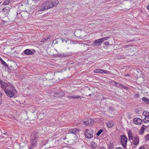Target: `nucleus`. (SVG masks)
Wrapping results in <instances>:
<instances>
[{
    "label": "nucleus",
    "mask_w": 149,
    "mask_h": 149,
    "mask_svg": "<svg viewBox=\"0 0 149 149\" xmlns=\"http://www.w3.org/2000/svg\"><path fill=\"white\" fill-rule=\"evenodd\" d=\"M116 149H123L121 147H118L116 148Z\"/></svg>",
    "instance_id": "nucleus-44"
},
{
    "label": "nucleus",
    "mask_w": 149,
    "mask_h": 149,
    "mask_svg": "<svg viewBox=\"0 0 149 149\" xmlns=\"http://www.w3.org/2000/svg\"><path fill=\"white\" fill-rule=\"evenodd\" d=\"M50 37H49V36H48L47 37H45L44 38H43L42 40L41 41V42H45L48 39L50 38Z\"/></svg>",
    "instance_id": "nucleus-26"
},
{
    "label": "nucleus",
    "mask_w": 149,
    "mask_h": 149,
    "mask_svg": "<svg viewBox=\"0 0 149 149\" xmlns=\"http://www.w3.org/2000/svg\"><path fill=\"white\" fill-rule=\"evenodd\" d=\"M1 103V101H0V103Z\"/></svg>",
    "instance_id": "nucleus-56"
},
{
    "label": "nucleus",
    "mask_w": 149,
    "mask_h": 149,
    "mask_svg": "<svg viewBox=\"0 0 149 149\" xmlns=\"http://www.w3.org/2000/svg\"><path fill=\"white\" fill-rule=\"evenodd\" d=\"M52 8L50 6V1H47L43 3L40 7V11H43L47 9Z\"/></svg>",
    "instance_id": "nucleus-2"
},
{
    "label": "nucleus",
    "mask_w": 149,
    "mask_h": 149,
    "mask_svg": "<svg viewBox=\"0 0 149 149\" xmlns=\"http://www.w3.org/2000/svg\"><path fill=\"white\" fill-rule=\"evenodd\" d=\"M133 122L135 124L139 125L141 123L142 120L139 118H136L134 119Z\"/></svg>",
    "instance_id": "nucleus-9"
},
{
    "label": "nucleus",
    "mask_w": 149,
    "mask_h": 149,
    "mask_svg": "<svg viewBox=\"0 0 149 149\" xmlns=\"http://www.w3.org/2000/svg\"><path fill=\"white\" fill-rule=\"evenodd\" d=\"M89 96H91V94H89Z\"/></svg>",
    "instance_id": "nucleus-52"
},
{
    "label": "nucleus",
    "mask_w": 149,
    "mask_h": 149,
    "mask_svg": "<svg viewBox=\"0 0 149 149\" xmlns=\"http://www.w3.org/2000/svg\"><path fill=\"white\" fill-rule=\"evenodd\" d=\"M62 42H65L66 43H67L68 41H69V40L68 39H63V38H62Z\"/></svg>",
    "instance_id": "nucleus-32"
},
{
    "label": "nucleus",
    "mask_w": 149,
    "mask_h": 149,
    "mask_svg": "<svg viewBox=\"0 0 149 149\" xmlns=\"http://www.w3.org/2000/svg\"><path fill=\"white\" fill-rule=\"evenodd\" d=\"M142 100L146 104H149V99L144 97L142 98Z\"/></svg>",
    "instance_id": "nucleus-19"
},
{
    "label": "nucleus",
    "mask_w": 149,
    "mask_h": 149,
    "mask_svg": "<svg viewBox=\"0 0 149 149\" xmlns=\"http://www.w3.org/2000/svg\"><path fill=\"white\" fill-rule=\"evenodd\" d=\"M23 52H24L25 55H33L34 54L33 52H31L30 49H25L23 53Z\"/></svg>",
    "instance_id": "nucleus-12"
},
{
    "label": "nucleus",
    "mask_w": 149,
    "mask_h": 149,
    "mask_svg": "<svg viewBox=\"0 0 149 149\" xmlns=\"http://www.w3.org/2000/svg\"><path fill=\"white\" fill-rule=\"evenodd\" d=\"M90 124H92L93 123V120H91V121L90 122H89Z\"/></svg>",
    "instance_id": "nucleus-42"
},
{
    "label": "nucleus",
    "mask_w": 149,
    "mask_h": 149,
    "mask_svg": "<svg viewBox=\"0 0 149 149\" xmlns=\"http://www.w3.org/2000/svg\"><path fill=\"white\" fill-rule=\"evenodd\" d=\"M67 97L70 98L71 99H78L79 98H81V97L79 95H68L67 96Z\"/></svg>",
    "instance_id": "nucleus-14"
},
{
    "label": "nucleus",
    "mask_w": 149,
    "mask_h": 149,
    "mask_svg": "<svg viewBox=\"0 0 149 149\" xmlns=\"http://www.w3.org/2000/svg\"><path fill=\"white\" fill-rule=\"evenodd\" d=\"M130 75L129 74H127L125 75V76H130Z\"/></svg>",
    "instance_id": "nucleus-49"
},
{
    "label": "nucleus",
    "mask_w": 149,
    "mask_h": 149,
    "mask_svg": "<svg viewBox=\"0 0 149 149\" xmlns=\"http://www.w3.org/2000/svg\"><path fill=\"white\" fill-rule=\"evenodd\" d=\"M0 61L1 63V64L5 67H8V65L2 59V58L0 57Z\"/></svg>",
    "instance_id": "nucleus-20"
},
{
    "label": "nucleus",
    "mask_w": 149,
    "mask_h": 149,
    "mask_svg": "<svg viewBox=\"0 0 149 149\" xmlns=\"http://www.w3.org/2000/svg\"><path fill=\"white\" fill-rule=\"evenodd\" d=\"M33 1H37V0H32Z\"/></svg>",
    "instance_id": "nucleus-54"
},
{
    "label": "nucleus",
    "mask_w": 149,
    "mask_h": 149,
    "mask_svg": "<svg viewBox=\"0 0 149 149\" xmlns=\"http://www.w3.org/2000/svg\"><path fill=\"white\" fill-rule=\"evenodd\" d=\"M145 141H147L148 140H149V134L146 136L145 137Z\"/></svg>",
    "instance_id": "nucleus-34"
},
{
    "label": "nucleus",
    "mask_w": 149,
    "mask_h": 149,
    "mask_svg": "<svg viewBox=\"0 0 149 149\" xmlns=\"http://www.w3.org/2000/svg\"><path fill=\"white\" fill-rule=\"evenodd\" d=\"M103 70L101 69H97L94 70L93 72L95 73H102Z\"/></svg>",
    "instance_id": "nucleus-17"
},
{
    "label": "nucleus",
    "mask_w": 149,
    "mask_h": 149,
    "mask_svg": "<svg viewBox=\"0 0 149 149\" xmlns=\"http://www.w3.org/2000/svg\"><path fill=\"white\" fill-rule=\"evenodd\" d=\"M102 98H103V99H106L107 98V97H106L103 96Z\"/></svg>",
    "instance_id": "nucleus-50"
},
{
    "label": "nucleus",
    "mask_w": 149,
    "mask_h": 149,
    "mask_svg": "<svg viewBox=\"0 0 149 149\" xmlns=\"http://www.w3.org/2000/svg\"><path fill=\"white\" fill-rule=\"evenodd\" d=\"M77 129H71L68 132L69 134L72 133L74 134H76L78 133Z\"/></svg>",
    "instance_id": "nucleus-15"
},
{
    "label": "nucleus",
    "mask_w": 149,
    "mask_h": 149,
    "mask_svg": "<svg viewBox=\"0 0 149 149\" xmlns=\"http://www.w3.org/2000/svg\"><path fill=\"white\" fill-rule=\"evenodd\" d=\"M33 136L31 139L37 140H38V139L39 137V134L38 132H34L32 134Z\"/></svg>",
    "instance_id": "nucleus-10"
},
{
    "label": "nucleus",
    "mask_w": 149,
    "mask_h": 149,
    "mask_svg": "<svg viewBox=\"0 0 149 149\" xmlns=\"http://www.w3.org/2000/svg\"><path fill=\"white\" fill-rule=\"evenodd\" d=\"M133 144L135 146L137 145L139 142V138L138 136H134L133 138Z\"/></svg>",
    "instance_id": "nucleus-11"
},
{
    "label": "nucleus",
    "mask_w": 149,
    "mask_h": 149,
    "mask_svg": "<svg viewBox=\"0 0 149 149\" xmlns=\"http://www.w3.org/2000/svg\"><path fill=\"white\" fill-rule=\"evenodd\" d=\"M143 122L145 123H147L149 121V116H145L143 120Z\"/></svg>",
    "instance_id": "nucleus-21"
},
{
    "label": "nucleus",
    "mask_w": 149,
    "mask_h": 149,
    "mask_svg": "<svg viewBox=\"0 0 149 149\" xmlns=\"http://www.w3.org/2000/svg\"><path fill=\"white\" fill-rule=\"evenodd\" d=\"M6 10H7V9H6V8H3L2 10V11L3 12H4Z\"/></svg>",
    "instance_id": "nucleus-43"
},
{
    "label": "nucleus",
    "mask_w": 149,
    "mask_h": 149,
    "mask_svg": "<svg viewBox=\"0 0 149 149\" xmlns=\"http://www.w3.org/2000/svg\"><path fill=\"white\" fill-rule=\"evenodd\" d=\"M148 127L147 126H145L144 125H143L141 127V129H143L144 130H145L146 128H147Z\"/></svg>",
    "instance_id": "nucleus-35"
},
{
    "label": "nucleus",
    "mask_w": 149,
    "mask_h": 149,
    "mask_svg": "<svg viewBox=\"0 0 149 149\" xmlns=\"http://www.w3.org/2000/svg\"><path fill=\"white\" fill-rule=\"evenodd\" d=\"M84 124L88 126L90 125L89 121H84Z\"/></svg>",
    "instance_id": "nucleus-31"
},
{
    "label": "nucleus",
    "mask_w": 149,
    "mask_h": 149,
    "mask_svg": "<svg viewBox=\"0 0 149 149\" xmlns=\"http://www.w3.org/2000/svg\"><path fill=\"white\" fill-rule=\"evenodd\" d=\"M109 149H113V144L110 143L109 145Z\"/></svg>",
    "instance_id": "nucleus-30"
},
{
    "label": "nucleus",
    "mask_w": 149,
    "mask_h": 149,
    "mask_svg": "<svg viewBox=\"0 0 149 149\" xmlns=\"http://www.w3.org/2000/svg\"><path fill=\"white\" fill-rule=\"evenodd\" d=\"M128 134L129 140H132L133 139V136L132 133L130 130H129L128 132Z\"/></svg>",
    "instance_id": "nucleus-18"
},
{
    "label": "nucleus",
    "mask_w": 149,
    "mask_h": 149,
    "mask_svg": "<svg viewBox=\"0 0 149 149\" xmlns=\"http://www.w3.org/2000/svg\"><path fill=\"white\" fill-rule=\"evenodd\" d=\"M110 38V37L109 36H107L105 37L101 38H100V40L102 41V43L104 42L105 40H108V39Z\"/></svg>",
    "instance_id": "nucleus-24"
},
{
    "label": "nucleus",
    "mask_w": 149,
    "mask_h": 149,
    "mask_svg": "<svg viewBox=\"0 0 149 149\" xmlns=\"http://www.w3.org/2000/svg\"><path fill=\"white\" fill-rule=\"evenodd\" d=\"M93 131L92 129H87L84 132L85 137L87 139H91L93 136Z\"/></svg>",
    "instance_id": "nucleus-3"
},
{
    "label": "nucleus",
    "mask_w": 149,
    "mask_h": 149,
    "mask_svg": "<svg viewBox=\"0 0 149 149\" xmlns=\"http://www.w3.org/2000/svg\"><path fill=\"white\" fill-rule=\"evenodd\" d=\"M69 148V147L67 146H65V147H63L62 149H68Z\"/></svg>",
    "instance_id": "nucleus-39"
},
{
    "label": "nucleus",
    "mask_w": 149,
    "mask_h": 149,
    "mask_svg": "<svg viewBox=\"0 0 149 149\" xmlns=\"http://www.w3.org/2000/svg\"><path fill=\"white\" fill-rule=\"evenodd\" d=\"M143 114L145 116H149V113L147 111H144L143 112Z\"/></svg>",
    "instance_id": "nucleus-25"
},
{
    "label": "nucleus",
    "mask_w": 149,
    "mask_h": 149,
    "mask_svg": "<svg viewBox=\"0 0 149 149\" xmlns=\"http://www.w3.org/2000/svg\"><path fill=\"white\" fill-rule=\"evenodd\" d=\"M120 141L122 145L125 149H127V138L125 135H120Z\"/></svg>",
    "instance_id": "nucleus-5"
},
{
    "label": "nucleus",
    "mask_w": 149,
    "mask_h": 149,
    "mask_svg": "<svg viewBox=\"0 0 149 149\" xmlns=\"http://www.w3.org/2000/svg\"><path fill=\"white\" fill-rule=\"evenodd\" d=\"M104 44L105 45H108L109 44V43L108 42H106L104 43Z\"/></svg>",
    "instance_id": "nucleus-37"
},
{
    "label": "nucleus",
    "mask_w": 149,
    "mask_h": 149,
    "mask_svg": "<svg viewBox=\"0 0 149 149\" xmlns=\"http://www.w3.org/2000/svg\"><path fill=\"white\" fill-rule=\"evenodd\" d=\"M103 130L102 129L100 130L97 133L96 135L99 136H100V134L103 132Z\"/></svg>",
    "instance_id": "nucleus-28"
},
{
    "label": "nucleus",
    "mask_w": 149,
    "mask_h": 149,
    "mask_svg": "<svg viewBox=\"0 0 149 149\" xmlns=\"http://www.w3.org/2000/svg\"><path fill=\"white\" fill-rule=\"evenodd\" d=\"M0 84L1 86V88L3 89L5 91V90L7 88V87H9V86L12 84H11L8 83L7 84L5 81H3L2 80L0 79Z\"/></svg>",
    "instance_id": "nucleus-6"
},
{
    "label": "nucleus",
    "mask_w": 149,
    "mask_h": 149,
    "mask_svg": "<svg viewBox=\"0 0 149 149\" xmlns=\"http://www.w3.org/2000/svg\"><path fill=\"white\" fill-rule=\"evenodd\" d=\"M146 8L147 9L149 10V4L148 6H147Z\"/></svg>",
    "instance_id": "nucleus-47"
},
{
    "label": "nucleus",
    "mask_w": 149,
    "mask_h": 149,
    "mask_svg": "<svg viewBox=\"0 0 149 149\" xmlns=\"http://www.w3.org/2000/svg\"><path fill=\"white\" fill-rule=\"evenodd\" d=\"M1 138H4V137L3 136H1Z\"/></svg>",
    "instance_id": "nucleus-51"
},
{
    "label": "nucleus",
    "mask_w": 149,
    "mask_h": 149,
    "mask_svg": "<svg viewBox=\"0 0 149 149\" xmlns=\"http://www.w3.org/2000/svg\"><path fill=\"white\" fill-rule=\"evenodd\" d=\"M121 88H124L125 89L127 88V87L126 86H125L124 85H122V86L121 87Z\"/></svg>",
    "instance_id": "nucleus-40"
},
{
    "label": "nucleus",
    "mask_w": 149,
    "mask_h": 149,
    "mask_svg": "<svg viewBox=\"0 0 149 149\" xmlns=\"http://www.w3.org/2000/svg\"><path fill=\"white\" fill-rule=\"evenodd\" d=\"M109 109L110 110L112 111H113L114 109L113 108L111 107H109Z\"/></svg>",
    "instance_id": "nucleus-41"
},
{
    "label": "nucleus",
    "mask_w": 149,
    "mask_h": 149,
    "mask_svg": "<svg viewBox=\"0 0 149 149\" xmlns=\"http://www.w3.org/2000/svg\"><path fill=\"white\" fill-rule=\"evenodd\" d=\"M5 90V92L8 96L10 97H12L17 93V91L15 87L13 84L9 86Z\"/></svg>",
    "instance_id": "nucleus-1"
},
{
    "label": "nucleus",
    "mask_w": 149,
    "mask_h": 149,
    "mask_svg": "<svg viewBox=\"0 0 149 149\" xmlns=\"http://www.w3.org/2000/svg\"><path fill=\"white\" fill-rule=\"evenodd\" d=\"M132 41H133V40H130V42H132Z\"/></svg>",
    "instance_id": "nucleus-55"
},
{
    "label": "nucleus",
    "mask_w": 149,
    "mask_h": 149,
    "mask_svg": "<svg viewBox=\"0 0 149 149\" xmlns=\"http://www.w3.org/2000/svg\"><path fill=\"white\" fill-rule=\"evenodd\" d=\"M38 140L35 139H31V141L30 146L33 147H35L37 145V141Z\"/></svg>",
    "instance_id": "nucleus-13"
},
{
    "label": "nucleus",
    "mask_w": 149,
    "mask_h": 149,
    "mask_svg": "<svg viewBox=\"0 0 149 149\" xmlns=\"http://www.w3.org/2000/svg\"><path fill=\"white\" fill-rule=\"evenodd\" d=\"M144 130L143 129H141V131H140V134H142L144 132Z\"/></svg>",
    "instance_id": "nucleus-38"
},
{
    "label": "nucleus",
    "mask_w": 149,
    "mask_h": 149,
    "mask_svg": "<svg viewBox=\"0 0 149 149\" xmlns=\"http://www.w3.org/2000/svg\"><path fill=\"white\" fill-rule=\"evenodd\" d=\"M50 95L57 97H61L65 95V93L63 91H58L56 92H53L51 93Z\"/></svg>",
    "instance_id": "nucleus-4"
},
{
    "label": "nucleus",
    "mask_w": 149,
    "mask_h": 149,
    "mask_svg": "<svg viewBox=\"0 0 149 149\" xmlns=\"http://www.w3.org/2000/svg\"><path fill=\"white\" fill-rule=\"evenodd\" d=\"M130 50L131 52H135L136 50V49L134 47L132 46L130 49Z\"/></svg>",
    "instance_id": "nucleus-29"
},
{
    "label": "nucleus",
    "mask_w": 149,
    "mask_h": 149,
    "mask_svg": "<svg viewBox=\"0 0 149 149\" xmlns=\"http://www.w3.org/2000/svg\"><path fill=\"white\" fill-rule=\"evenodd\" d=\"M102 73L109 74L110 73V72L106 70H103Z\"/></svg>",
    "instance_id": "nucleus-33"
},
{
    "label": "nucleus",
    "mask_w": 149,
    "mask_h": 149,
    "mask_svg": "<svg viewBox=\"0 0 149 149\" xmlns=\"http://www.w3.org/2000/svg\"><path fill=\"white\" fill-rule=\"evenodd\" d=\"M145 147H140L139 149H144Z\"/></svg>",
    "instance_id": "nucleus-48"
},
{
    "label": "nucleus",
    "mask_w": 149,
    "mask_h": 149,
    "mask_svg": "<svg viewBox=\"0 0 149 149\" xmlns=\"http://www.w3.org/2000/svg\"><path fill=\"white\" fill-rule=\"evenodd\" d=\"M139 95L138 94H136L135 95H134V97H137L139 96Z\"/></svg>",
    "instance_id": "nucleus-45"
},
{
    "label": "nucleus",
    "mask_w": 149,
    "mask_h": 149,
    "mask_svg": "<svg viewBox=\"0 0 149 149\" xmlns=\"http://www.w3.org/2000/svg\"><path fill=\"white\" fill-rule=\"evenodd\" d=\"M35 148L34 147H33L31 146H30V148L29 149H33V148Z\"/></svg>",
    "instance_id": "nucleus-46"
},
{
    "label": "nucleus",
    "mask_w": 149,
    "mask_h": 149,
    "mask_svg": "<svg viewBox=\"0 0 149 149\" xmlns=\"http://www.w3.org/2000/svg\"><path fill=\"white\" fill-rule=\"evenodd\" d=\"M3 135H6V134L5 133H3Z\"/></svg>",
    "instance_id": "nucleus-53"
},
{
    "label": "nucleus",
    "mask_w": 149,
    "mask_h": 149,
    "mask_svg": "<svg viewBox=\"0 0 149 149\" xmlns=\"http://www.w3.org/2000/svg\"><path fill=\"white\" fill-rule=\"evenodd\" d=\"M107 125L109 128H111L114 125L113 122L111 121H110L107 123Z\"/></svg>",
    "instance_id": "nucleus-16"
},
{
    "label": "nucleus",
    "mask_w": 149,
    "mask_h": 149,
    "mask_svg": "<svg viewBox=\"0 0 149 149\" xmlns=\"http://www.w3.org/2000/svg\"><path fill=\"white\" fill-rule=\"evenodd\" d=\"M60 56L61 57H65L68 56L67 55H64V53L60 54Z\"/></svg>",
    "instance_id": "nucleus-36"
},
{
    "label": "nucleus",
    "mask_w": 149,
    "mask_h": 149,
    "mask_svg": "<svg viewBox=\"0 0 149 149\" xmlns=\"http://www.w3.org/2000/svg\"><path fill=\"white\" fill-rule=\"evenodd\" d=\"M113 83V84H115L116 86L117 87L119 88H121L122 86V84H121L120 83H117L115 81H113L112 82Z\"/></svg>",
    "instance_id": "nucleus-23"
},
{
    "label": "nucleus",
    "mask_w": 149,
    "mask_h": 149,
    "mask_svg": "<svg viewBox=\"0 0 149 149\" xmlns=\"http://www.w3.org/2000/svg\"><path fill=\"white\" fill-rule=\"evenodd\" d=\"M102 42L100 39L96 40L92 44V46L93 47L95 46H99L101 45Z\"/></svg>",
    "instance_id": "nucleus-7"
},
{
    "label": "nucleus",
    "mask_w": 149,
    "mask_h": 149,
    "mask_svg": "<svg viewBox=\"0 0 149 149\" xmlns=\"http://www.w3.org/2000/svg\"><path fill=\"white\" fill-rule=\"evenodd\" d=\"M50 2L52 8L53 7L56 6L59 3V2L57 0H51Z\"/></svg>",
    "instance_id": "nucleus-8"
},
{
    "label": "nucleus",
    "mask_w": 149,
    "mask_h": 149,
    "mask_svg": "<svg viewBox=\"0 0 149 149\" xmlns=\"http://www.w3.org/2000/svg\"><path fill=\"white\" fill-rule=\"evenodd\" d=\"M90 145L93 148H96L97 147V144L93 142H92L90 143Z\"/></svg>",
    "instance_id": "nucleus-22"
},
{
    "label": "nucleus",
    "mask_w": 149,
    "mask_h": 149,
    "mask_svg": "<svg viewBox=\"0 0 149 149\" xmlns=\"http://www.w3.org/2000/svg\"><path fill=\"white\" fill-rule=\"evenodd\" d=\"M10 0H6L4 1L2 4L4 5H8L10 3Z\"/></svg>",
    "instance_id": "nucleus-27"
}]
</instances>
